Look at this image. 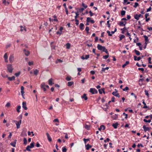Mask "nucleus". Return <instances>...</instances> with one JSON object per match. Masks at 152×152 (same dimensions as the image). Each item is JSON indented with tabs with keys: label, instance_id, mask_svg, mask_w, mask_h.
<instances>
[{
	"label": "nucleus",
	"instance_id": "obj_1",
	"mask_svg": "<svg viewBox=\"0 0 152 152\" xmlns=\"http://www.w3.org/2000/svg\"><path fill=\"white\" fill-rule=\"evenodd\" d=\"M7 69L9 73H12L13 68L11 64H8L7 66Z\"/></svg>",
	"mask_w": 152,
	"mask_h": 152
},
{
	"label": "nucleus",
	"instance_id": "obj_2",
	"mask_svg": "<svg viewBox=\"0 0 152 152\" xmlns=\"http://www.w3.org/2000/svg\"><path fill=\"white\" fill-rule=\"evenodd\" d=\"M97 48L98 50H102L103 52L105 49V48L104 46H102L99 44H98L97 45Z\"/></svg>",
	"mask_w": 152,
	"mask_h": 152
},
{
	"label": "nucleus",
	"instance_id": "obj_3",
	"mask_svg": "<svg viewBox=\"0 0 152 152\" xmlns=\"http://www.w3.org/2000/svg\"><path fill=\"white\" fill-rule=\"evenodd\" d=\"M90 92L92 94H96L98 93L97 91L94 88H91L90 90Z\"/></svg>",
	"mask_w": 152,
	"mask_h": 152
},
{
	"label": "nucleus",
	"instance_id": "obj_4",
	"mask_svg": "<svg viewBox=\"0 0 152 152\" xmlns=\"http://www.w3.org/2000/svg\"><path fill=\"white\" fill-rule=\"evenodd\" d=\"M10 62L12 63L14 61V56L13 54H11L9 58Z\"/></svg>",
	"mask_w": 152,
	"mask_h": 152
},
{
	"label": "nucleus",
	"instance_id": "obj_5",
	"mask_svg": "<svg viewBox=\"0 0 152 152\" xmlns=\"http://www.w3.org/2000/svg\"><path fill=\"white\" fill-rule=\"evenodd\" d=\"M115 90L116 91V92H113L112 93V94L113 95L118 97L119 98L120 97V95L119 94L117 93V91H116V89H115Z\"/></svg>",
	"mask_w": 152,
	"mask_h": 152
},
{
	"label": "nucleus",
	"instance_id": "obj_6",
	"mask_svg": "<svg viewBox=\"0 0 152 152\" xmlns=\"http://www.w3.org/2000/svg\"><path fill=\"white\" fill-rule=\"evenodd\" d=\"M45 85L44 83H42L41 85V88L42 89H43V91L44 92L46 91V89L45 88Z\"/></svg>",
	"mask_w": 152,
	"mask_h": 152
},
{
	"label": "nucleus",
	"instance_id": "obj_7",
	"mask_svg": "<svg viewBox=\"0 0 152 152\" xmlns=\"http://www.w3.org/2000/svg\"><path fill=\"white\" fill-rule=\"evenodd\" d=\"M22 107L25 110H27V107H26V103L25 102H23L22 103Z\"/></svg>",
	"mask_w": 152,
	"mask_h": 152
},
{
	"label": "nucleus",
	"instance_id": "obj_8",
	"mask_svg": "<svg viewBox=\"0 0 152 152\" xmlns=\"http://www.w3.org/2000/svg\"><path fill=\"white\" fill-rule=\"evenodd\" d=\"M143 128L144 129V131L145 132L147 131H149L150 130V128L148 127H146L145 125H144L143 126Z\"/></svg>",
	"mask_w": 152,
	"mask_h": 152
},
{
	"label": "nucleus",
	"instance_id": "obj_9",
	"mask_svg": "<svg viewBox=\"0 0 152 152\" xmlns=\"http://www.w3.org/2000/svg\"><path fill=\"white\" fill-rule=\"evenodd\" d=\"M53 79L52 78H50L48 80V84L50 86H52L53 84H54V83L53 82Z\"/></svg>",
	"mask_w": 152,
	"mask_h": 152
},
{
	"label": "nucleus",
	"instance_id": "obj_10",
	"mask_svg": "<svg viewBox=\"0 0 152 152\" xmlns=\"http://www.w3.org/2000/svg\"><path fill=\"white\" fill-rule=\"evenodd\" d=\"M46 134L47 135V137L48 138V141L50 142L52 141V139L51 138V137H50L48 133H46Z\"/></svg>",
	"mask_w": 152,
	"mask_h": 152
},
{
	"label": "nucleus",
	"instance_id": "obj_11",
	"mask_svg": "<svg viewBox=\"0 0 152 152\" xmlns=\"http://www.w3.org/2000/svg\"><path fill=\"white\" fill-rule=\"evenodd\" d=\"M4 58L5 61V62H8V60H7L8 56H7V53H6L4 54Z\"/></svg>",
	"mask_w": 152,
	"mask_h": 152
},
{
	"label": "nucleus",
	"instance_id": "obj_12",
	"mask_svg": "<svg viewBox=\"0 0 152 152\" xmlns=\"http://www.w3.org/2000/svg\"><path fill=\"white\" fill-rule=\"evenodd\" d=\"M105 129V127L103 125H102L100 126V128H98V130L101 131V130H104Z\"/></svg>",
	"mask_w": 152,
	"mask_h": 152
},
{
	"label": "nucleus",
	"instance_id": "obj_13",
	"mask_svg": "<svg viewBox=\"0 0 152 152\" xmlns=\"http://www.w3.org/2000/svg\"><path fill=\"white\" fill-rule=\"evenodd\" d=\"M104 88H102L101 89H99L98 91L99 93L100 94H102V92L104 94L105 93V91H104Z\"/></svg>",
	"mask_w": 152,
	"mask_h": 152
},
{
	"label": "nucleus",
	"instance_id": "obj_14",
	"mask_svg": "<svg viewBox=\"0 0 152 152\" xmlns=\"http://www.w3.org/2000/svg\"><path fill=\"white\" fill-rule=\"evenodd\" d=\"M141 58L140 57H137L136 56H134V59L135 61H139L141 59Z\"/></svg>",
	"mask_w": 152,
	"mask_h": 152
},
{
	"label": "nucleus",
	"instance_id": "obj_15",
	"mask_svg": "<svg viewBox=\"0 0 152 152\" xmlns=\"http://www.w3.org/2000/svg\"><path fill=\"white\" fill-rule=\"evenodd\" d=\"M16 140H15V141L13 142H12L10 143V145L12 146H13V147H15L16 146Z\"/></svg>",
	"mask_w": 152,
	"mask_h": 152
},
{
	"label": "nucleus",
	"instance_id": "obj_16",
	"mask_svg": "<svg viewBox=\"0 0 152 152\" xmlns=\"http://www.w3.org/2000/svg\"><path fill=\"white\" fill-rule=\"evenodd\" d=\"M81 97L82 98L84 99L85 100H86L88 99V97L87 96L86 94H84Z\"/></svg>",
	"mask_w": 152,
	"mask_h": 152
},
{
	"label": "nucleus",
	"instance_id": "obj_17",
	"mask_svg": "<svg viewBox=\"0 0 152 152\" xmlns=\"http://www.w3.org/2000/svg\"><path fill=\"white\" fill-rule=\"evenodd\" d=\"M23 51L24 52L26 56H28L29 55L30 53L28 50H26L25 49H24Z\"/></svg>",
	"mask_w": 152,
	"mask_h": 152
},
{
	"label": "nucleus",
	"instance_id": "obj_18",
	"mask_svg": "<svg viewBox=\"0 0 152 152\" xmlns=\"http://www.w3.org/2000/svg\"><path fill=\"white\" fill-rule=\"evenodd\" d=\"M119 125L118 122H116L112 125L116 129L117 128V126Z\"/></svg>",
	"mask_w": 152,
	"mask_h": 152
},
{
	"label": "nucleus",
	"instance_id": "obj_19",
	"mask_svg": "<svg viewBox=\"0 0 152 152\" xmlns=\"http://www.w3.org/2000/svg\"><path fill=\"white\" fill-rule=\"evenodd\" d=\"M8 79L10 81H12L15 80V77L14 76H13L12 77H8Z\"/></svg>",
	"mask_w": 152,
	"mask_h": 152
},
{
	"label": "nucleus",
	"instance_id": "obj_20",
	"mask_svg": "<svg viewBox=\"0 0 152 152\" xmlns=\"http://www.w3.org/2000/svg\"><path fill=\"white\" fill-rule=\"evenodd\" d=\"M86 149L87 150H88L90 148H91L92 146L91 145H90L88 144L87 145H86Z\"/></svg>",
	"mask_w": 152,
	"mask_h": 152
},
{
	"label": "nucleus",
	"instance_id": "obj_21",
	"mask_svg": "<svg viewBox=\"0 0 152 152\" xmlns=\"http://www.w3.org/2000/svg\"><path fill=\"white\" fill-rule=\"evenodd\" d=\"M142 103L144 104V106L143 107V108H148V107L146 106V104L144 101V100H142Z\"/></svg>",
	"mask_w": 152,
	"mask_h": 152
},
{
	"label": "nucleus",
	"instance_id": "obj_22",
	"mask_svg": "<svg viewBox=\"0 0 152 152\" xmlns=\"http://www.w3.org/2000/svg\"><path fill=\"white\" fill-rule=\"evenodd\" d=\"M118 117V115L115 114V115H113L112 116V118L114 119H116Z\"/></svg>",
	"mask_w": 152,
	"mask_h": 152
},
{
	"label": "nucleus",
	"instance_id": "obj_23",
	"mask_svg": "<svg viewBox=\"0 0 152 152\" xmlns=\"http://www.w3.org/2000/svg\"><path fill=\"white\" fill-rule=\"evenodd\" d=\"M84 26V25L83 23H81L80 25V28L81 30L83 29V27Z\"/></svg>",
	"mask_w": 152,
	"mask_h": 152
},
{
	"label": "nucleus",
	"instance_id": "obj_24",
	"mask_svg": "<svg viewBox=\"0 0 152 152\" xmlns=\"http://www.w3.org/2000/svg\"><path fill=\"white\" fill-rule=\"evenodd\" d=\"M134 51L135 52V53L137 55L139 56V55H140V53L138 50H136V49H135V50H134Z\"/></svg>",
	"mask_w": 152,
	"mask_h": 152
},
{
	"label": "nucleus",
	"instance_id": "obj_25",
	"mask_svg": "<svg viewBox=\"0 0 152 152\" xmlns=\"http://www.w3.org/2000/svg\"><path fill=\"white\" fill-rule=\"evenodd\" d=\"M67 83L68 86H71L74 84V82L73 81H70L68 82Z\"/></svg>",
	"mask_w": 152,
	"mask_h": 152
},
{
	"label": "nucleus",
	"instance_id": "obj_26",
	"mask_svg": "<svg viewBox=\"0 0 152 152\" xmlns=\"http://www.w3.org/2000/svg\"><path fill=\"white\" fill-rule=\"evenodd\" d=\"M21 108V106L20 105H18L17 106V109H16V110L18 113H19L20 112V110Z\"/></svg>",
	"mask_w": 152,
	"mask_h": 152
},
{
	"label": "nucleus",
	"instance_id": "obj_27",
	"mask_svg": "<svg viewBox=\"0 0 152 152\" xmlns=\"http://www.w3.org/2000/svg\"><path fill=\"white\" fill-rule=\"evenodd\" d=\"M134 18L137 20H139V17L138 16V14H136V15H134Z\"/></svg>",
	"mask_w": 152,
	"mask_h": 152
},
{
	"label": "nucleus",
	"instance_id": "obj_28",
	"mask_svg": "<svg viewBox=\"0 0 152 152\" xmlns=\"http://www.w3.org/2000/svg\"><path fill=\"white\" fill-rule=\"evenodd\" d=\"M75 14H76V16L75 17V19H77V17H78V16L79 15V12L77 11L75 12Z\"/></svg>",
	"mask_w": 152,
	"mask_h": 152
},
{
	"label": "nucleus",
	"instance_id": "obj_29",
	"mask_svg": "<svg viewBox=\"0 0 152 152\" xmlns=\"http://www.w3.org/2000/svg\"><path fill=\"white\" fill-rule=\"evenodd\" d=\"M90 126L87 124H86L84 126L85 128L87 130H89L90 128Z\"/></svg>",
	"mask_w": 152,
	"mask_h": 152
},
{
	"label": "nucleus",
	"instance_id": "obj_30",
	"mask_svg": "<svg viewBox=\"0 0 152 152\" xmlns=\"http://www.w3.org/2000/svg\"><path fill=\"white\" fill-rule=\"evenodd\" d=\"M66 48L67 49H69L70 48V43H68L66 44Z\"/></svg>",
	"mask_w": 152,
	"mask_h": 152
},
{
	"label": "nucleus",
	"instance_id": "obj_31",
	"mask_svg": "<svg viewBox=\"0 0 152 152\" xmlns=\"http://www.w3.org/2000/svg\"><path fill=\"white\" fill-rule=\"evenodd\" d=\"M145 94L147 96V97L148 98H149V94L148 93V91L145 90Z\"/></svg>",
	"mask_w": 152,
	"mask_h": 152
},
{
	"label": "nucleus",
	"instance_id": "obj_32",
	"mask_svg": "<svg viewBox=\"0 0 152 152\" xmlns=\"http://www.w3.org/2000/svg\"><path fill=\"white\" fill-rule=\"evenodd\" d=\"M39 71L37 69H35L34 72V74L35 75H37L39 72Z\"/></svg>",
	"mask_w": 152,
	"mask_h": 152
},
{
	"label": "nucleus",
	"instance_id": "obj_33",
	"mask_svg": "<svg viewBox=\"0 0 152 152\" xmlns=\"http://www.w3.org/2000/svg\"><path fill=\"white\" fill-rule=\"evenodd\" d=\"M53 17L54 18V19H52V21H55L56 22L58 21V20L56 19L57 17L56 15H54Z\"/></svg>",
	"mask_w": 152,
	"mask_h": 152
},
{
	"label": "nucleus",
	"instance_id": "obj_34",
	"mask_svg": "<svg viewBox=\"0 0 152 152\" xmlns=\"http://www.w3.org/2000/svg\"><path fill=\"white\" fill-rule=\"evenodd\" d=\"M143 37L145 38V42H148V37L146 35H144L143 36Z\"/></svg>",
	"mask_w": 152,
	"mask_h": 152
},
{
	"label": "nucleus",
	"instance_id": "obj_35",
	"mask_svg": "<svg viewBox=\"0 0 152 152\" xmlns=\"http://www.w3.org/2000/svg\"><path fill=\"white\" fill-rule=\"evenodd\" d=\"M23 144L26 145L27 143V140L26 138H24L23 139Z\"/></svg>",
	"mask_w": 152,
	"mask_h": 152
},
{
	"label": "nucleus",
	"instance_id": "obj_36",
	"mask_svg": "<svg viewBox=\"0 0 152 152\" xmlns=\"http://www.w3.org/2000/svg\"><path fill=\"white\" fill-rule=\"evenodd\" d=\"M119 25L121 26H125V23H124L123 22H120L119 23Z\"/></svg>",
	"mask_w": 152,
	"mask_h": 152
},
{
	"label": "nucleus",
	"instance_id": "obj_37",
	"mask_svg": "<svg viewBox=\"0 0 152 152\" xmlns=\"http://www.w3.org/2000/svg\"><path fill=\"white\" fill-rule=\"evenodd\" d=\"M126 30V28L125 27H124L123 28H121V30L122 31L121 33L122 34H124V31L125 30Z\"/></svg>",
	"mask_w": 152,
	"mask_h": 152
},
{
	"label": "nucleus",
	"instance_id": "obj_38",
	"mask_svg": "<svg viewBox=\"0 0 152 152\" xmlns=\"http://www.w3.org/2000/svg\"><path fill=\"white\" fill-rule=\"evenodd\" d=\"M143 121L145 122H146V123H150L151 122V120L150 119V120H147L146 119H144L143 120Z\"/></svg>",
	"mask_w": 152,
	"mask_h": 152
},
{
	"label": "nucleus",
	"instance_id": "obj_39",
	"mask_svg": "<svg viewBox=\"0 0 152 152\" xmlns=\"http://www.w3.org/2000/svg\"><path fill=\"white\" fill-rule=\"evenodd\" d=\"M126 12L124 10H122L121 12V15L122 16H123L125 15Z\"/></svg>",
	"mask_w": 152,
	"mask_h": 152
},
{
	"label": "nucleus",
	"instance_id": "obj_40",
	"mask_svg": "<svg viewBox=\"0 0 152 152\" xmlns=\"http://www.w3.org/2000/svg\"><path fill=\"white\" fill-rule=\"evenodd\" d=\"M34 142H31L30 144V148H33L34 147Z\"/></svg>",
	"mask_w": 152,
	"mask_h": 152
},
{
	"label": "nucleus",
	"instance_id": "obj_41",
	"mask_svg": "<svg viewBox=\"0 0 152 152\" xmlns=\"http://www.w3.org/2000/svg\"><path fill=\"white\" fill-rule=\"evenodd\" d=\"M17 129H19L20 127V124L18 123V121L16 124Z\"/></svg>",
	"mask_w": 152,
	"mask_h": 152
},
{
	"label": "nucleus",
	"instance_id": "obj_42",
	"mask_svg": "<svg viewBox=\"0 0 152 152\" xmlns=\"http://www.w3.org/2000/svg\"><path fill=\"white\" fill-rule=\"evenodd\" d=\"M125 37V36L123 34L121 35L120 37V40H121L123 39Z\"/></svg>",
	"mask_w": 152,
	"mask_h": 152
},
{
	"label": "nucleus",
	"instance_id": "obj_43",
	"mask_svg": "<svg viewBox=\"0 0 152 152\" xmlns=\"http://www.w3.org/2000/svg\"><path fill=\"white\" fill-rule=\"evenodd\" d=\"M53 43V42H52L51 43V48L52 49H55V46L52 45V44Z\"/></svg>",
	"mask_w": 152,
	"mask_h": 152
},
{
	"label": "nucleus",
	"instance_id": "obj_44",
	"mask_svg": "<svg viewBox=\"0 0 152 152\" xmlns=\"http://www.w3.org/2000/svg\"><path fill=\"white\" fill-rule=\"evenodd\" d=\"M67 149L65 147H64L62 149V152H66Z\"/></svg>",
	"mask_w": 152,
	"mask_h": 152
},
{
	"label": "nucleus",
	"instance_id": "obj_45",
	"mask_svg": "<svg viewBox=\"0 0 152 152\" xmlns=\"http://www.w3.org/2000/svg\"><path fill=\"white\" fill-rule=\"evenodd\" d=\"M108 67H106L105 68H102V70L101 71L104 72L105 70H108Z\"/></svg>",
	"mask_w": 152,
	"mask_h": 152
},
{
	"label": "nucleus",
	"instance_id": "obj_46",
	"mask_svg": "<svg viewBox=\"0 0 152 152\" xmlns=\"http://www.w3.org/2000/svg\"><path fill=\"white\" fill-rule=\"evenodd\" d=\"M30 145H28L26 148V150L28 151H30L31 150L30 149Z\"/></svg>",
	"mask_w": 152,
	"mask_h": 152
},
{
	"label": "nucleus",
	"instance_id": "obj_47",
	"mask_svg": "<svg viewBox=\"0 0 152 152\" xmlns=\"http://www.w3.org/2000/svg\"><path fill=\"white\" fill-rule=\"evenodd\" d=\"M138 6L139 4L137 2H135L133 7H134L136 8Z\"/></svg>",
	"mask_w": 152,
	"mask_h": 152
},
{
	"label": "nucleus",
	"instance_id": "obj_48",
	"mask_svg": "<svg viewBox=\"0 0 152 152\" xmlns=\"http://www.w3.org/2000/svg\"><path fill=\"white\" fill-rule=\"evenodd\" d=\"M109 56V55H107L103 56V58L105 59H107Z\"/></svg>",
	"mask_w": 152,
	"mask_h": 152
},
{
	"label": "nucleus",
	"instance_id": "obj_49",
	"mask_svg": "<svg viewBox=\"0 0 152 152\" xmlns=\"http://www.w3.org/2000/svg\"><path fill=\"white\" fill-rule=\"evenodd\" d=\"M85 30L87 31V33L88 34L89 33V28L87 26L86 27Z\"/></svg>",
	"mask_w": 152,
	"mask_h": 152
},
{
	"label": "nucleus",
	"instance_id": "obj_50",
	"mask_svg": "<svg viewBox=\"0 0 152 152\" xmlns=\"http://www.w3.org/2000/svg\"><path fill=\"white\" fill-rule=\"evenodd\" d=\"M3 1V3L5 5L6 4V3H7L8 4H9V2H8L6 1V0H2Z\"/></svg>",
	"mask_w": 152,
	"mask_h": 152
},
{
	"label": "nucleus",
	"instance_id": "obj_51",
	"mask_svg": "<svg viewBox=\"0 0 152 152\" xmlns=\"http://www.w3.org/2000/svg\"><path fill=\"white\" fill-rule=\"evenodd\" d=\"M71 77H70L67 76L66 78V80L67 81H70L71 80Z\"/></svg>",
	"mask_w": 152,
	"mask_h": 152
},
{
	"label": "nucleus",
	"instance_id": "obj_52",
	"mask_svg": "<svg viewBox=\"0 0 152 152\" xmlns=\"http://www.w3.org/2000/svg\"><path fill=\"white\" fill-rule=\"evenodd\" d=\"M20 72H19L17 73H15V75L16 77H18L20 75Z\"/></svg>",
	"mask_w": 152,
	"mask_h": 152
},
{
	"label": "nucleus",
	"instance_id": "obj_53",
	"mask_svg": "<svg viewBox=\"0 0 152 152\" xmlns=\"http://www.w3.org/2000/svg\"><path fill=\"white\" fill-rule=\"evenodd\" d=\"M91 20V18L89 17H88L87 18L86 21L87 23L90 22Z\"/></svg>",
	"mask_w": 152,
	"mask_h": 152
},
{
	"label": "nucleus",
	"instance_id": "obj_54",
	"mask_svg": "<svg viewBox=\"0 0 152 152\" xmlns=\"http://www.w3.org/2000/svg\"><path fill=\"white\" fill-rule=\"evenodd\" d=\"M10 106V102H7L6 105V107H8Z\"/></svg>",
	"mask_w": 152,
	"mask_h": 152
},
{
	"label": "nucleus",
	"instance_id": "obj_55",
	"mask_svg": "<svg viewBox=\"0 0 152 152\" xmlns=\"http://www.w3.org/2000/svg\"><path fill=\"white\" fill-rule=\"evenodd\" d=\"M82 5L84 7V9L88 7L87 5H85V4L84 3H82Z\"/></svg>",
	"mask_w": 152,
	"mask_h": 152
},
{
	"label": "nucleus",
	"instance_id": "obj_56",
	"mask_svg": "<svg viewBox=\"0 0 152 152\" xmlns=\"http://www.w3.org/2000/svg\"><path fill=\"white\" fill-rule=\"evenodd\" d=\"M107 32L109 36H112V34H110V32L109 31H107Z\"/></svg>",
	"mask_w": 152,
	"mask_h": 152
},
{
	"label": "nucleus",
	"instance_id": "obj_57",
	"mask_svg": "<svg viewBox=\"0 0 152 152\" xmlns=\"http://www.w3.org/2000/svg\"><path fill=\"white\" fill-rule=\"evenodd\" d=\"M75 21L76 22V24L77 25H78L79 24V20L77 19H75Z\"/></svg>",
	"mask_w": 152,
	"mask_h": 152
},
{
	"label": "nucleus",
	"instance_id": "obj_58",
	"mask_svg": "<svg viewBox=\"0 0 152 152\" xmlns=\"http://www.w3.org/2000/svg\"><path fill=\"white\" fill-rule=\"evenodd\" d=\"M33 62L32 61H29L28 62V64L29 66H31V65H33Z\"/></svg>",
	"mask_w": 152,
	"mask_h": 152
},
{
	"label": "nucleus",
	"instance_id": "obj_59",
	"mask_svg": "<svg viewBox=\"0 0 152 152\" xmlns=\"http://www.w3.org/2000/svg\"><path fill=\"white\" fill-rule=\"evenodd\" d=\"M89 56H90L88 55H86L85 56V59H88V58H89Z\"/></svg>",
	"mask_w": 152,
	"mask_h": 152
},
{
	"label": "nucleus",
	"instance_id": "obj_60",
	"mask_svg": "<svg viewBox=\"0 0 152 152\" xmlns=\"http://www.w3.org/2000/svg\"><path fill=\"white\" fill-rule=\"evenodd\" d=\"M129 89V88L128 87H126L124 88L123 89V91H126Z\"/></svg>",
	"mask_w": 152,
	"mask_h": 152
},
{
	"label": "nucleus",
	"instance_id": "obj_61",
	"mask_svg": "<svg viewBox=\"0 0 152 152\" xmlns=\"http://www.w3.org/2000/svg\"><path fill=\"white\" fill-rule=\"evenodd\" d=\"M123 115H124L125 116V118L127 119L128 117V115L127 114H126L125 113H123Z\"/></svg>",
	"mask_w": 152,
	"mask_h": 152
},
{
	"label": "nucleus",
	"instance_id": "obj_62",
	"mask_svg": "<svg viewBox=\"0 0 152 152\" xmlns=\"http://www.w3.org/2000/svg\"><path fill=\"white\" fill-rule=\"evenodd\" d=\"M89 13L90 14V16L91 17L92 16L94 15V14L92 13V12L91 10H90L89 11Z\"/></svg>",
	"mask_w": 152,
	"mask_h": 152
},
{
	"label": "nucleus",
	"instance_id": "obj_63",
	"mask_svg": "<svg viewBox=\"0 0 152 152\" xmlns=\"http://www.w3.org/2000/svg\"><path fill=\"white\" fill-rule=\"evenodd\" d=\"M110 140L109 138H107L106 140H104V142L106 143L107 142H109Z\"/></svg>",
	"mask_w": 152,
	"mask_h": 152
},
{
	"label": "nucleus",
	"instance_id": "obj_64",
	"mask_svg": "<svg viewBox=\"0 0 152 152\" xmlns=\"http://www.w3.org/2000/svg\"><path fill=\"white\" fill-rule=\"evenodd\" d=\"M36 146L37 147H40V145L38 142H37L36 144Z\"/></svg>",
	"mask_w": 152,
	"mask_h": 152
}]
</instances>
